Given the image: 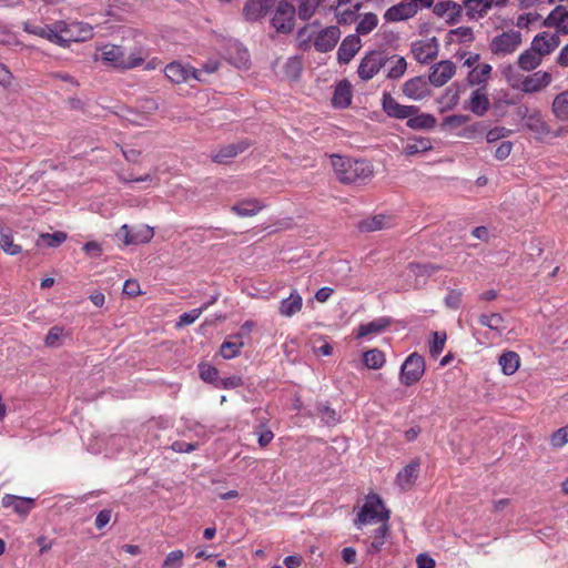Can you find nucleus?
<instances>
[{"label": "nucleus", "instance_id": "864d4df0", "mask_svg": "<svg viewBox=\"0 0 568 568\" xmlns=\"http://www.w3.org/2000/svg\"><path fill=\"white\" fill-rule=\"evenodd\" d=\"M63 335H64V328L62 326H59V325L52 326L49 329V332L44 338L45 346L52 347V348L59 347L61 345V338Z\"/></svg>", "mask_w": 568, "mask_h": 568}, {"label": "nucleus", "instance_id": "69168bd1", "mask_svg": "<svg viewBox=\"0 0 568 568\" xmlns=\"http://www.w3.org/2000/svg\"><path fill=\"white\" fill-rule=\"evenodd\" d=\"M469 121V115L466 114H453L448 115L443 121V126L458 128Z\"/></svg>", "mask_w": 568, "mask_h": 568}, {"label": "nucleus", "instance_id": "e433bc0d", "mask_svg": "<svg viewBox=\"0 0 568 568\" xmlns=\"http://www.w3.org/2000/svg\"><path fill=\"white\" fill-rule=\"evenodd\" d=\"M526 126L536 133L538 138L550 134V128L539 112L526 116Z\"/></svg>", "mask_w": 568, "mask_h": 568}, {"label": "nucleus", "instance_id": "cd10ccee", "mask_svg": "<svg viewBox=\"0 0 568 568\" xmlns=\"http://www.w3.org/2000/svg\"><path fill=\"white\" fill-rule=\"evenodd\" d=\"M390 322L389 317L382 316L368 323L361 324L357 328L356 337L364 338L369 335L381 334L390 325Z\"/></svg>", "mask_w": 568, "mask_h": 568}, {"label": "nucleus", "instance_id": "ddd939ff", "mask_svg": "<svg viewBox=\"0 0 568 568\" xmlns=\"http://www.w3.org/2000/svg\"><path fill=\"white\" fill-rule=\"evenodd\" d=\"M428 80L423 75H417L406 80L402 85V91L405 97L414 101H420L430 95Z\"/></svg>", "mask_w": 568, "mask_h": 568}, {"label": "nucleus", "instance_id": "b1692460", "mask_svg": "<svg viewBox=\"0 0 568 568\" xmlns=\"http://www.w3.org/2000/svg\"><path fill=\"white\" fill-rule=\"evenodd\" d=\"M361 49V39L358 38V36H348L346 37L338 50H337V60L339 63H348L351 62V60L355 57V54L359 51Z\"/></svg>", "mask_w": 568, "mask_h": 568}, {"label": "nucleus", "instance_id": "5701e85b", "mask_svg": "<svg viewBox=\"0 0 568 568\" xmlns=\"http://www.w3.org/2000/svg\"><path fill=\"white\" fill-rule=\"evenodd\" d=\"M544 26L558 28L559 32L568 34V9L565 6H557L545 19Z\"/></svg>", "mask_w": 568, "mask_h": 568}, {"label": "nucleus", "instance_id": "1a4fd4ad", "mask_svg": "<svg viewBox=\"0 0 568 568\" xmlns=\"http://www.w3.org/2000/svg\"><path fill=\"white\" fill-rule=\"evenodd\" d=\"M523 42L521 33L517 30L504 31L493 38L489 49L493 54L508 55L514 53Z\"/></svg>", "mask_w": 568, "mask_h": 568}, {"label": "nucleus", "instance_id": "f257e3e1", "mask_svg": "<svg viewBox=\"0 0 568 568\" xmlns=\"http://www.w3.org/2000/svg\"><path fill=\"white\" fill-rule=\"evenodd\" d=\"M331 163L337 180L344 184L362 183L373 175V166L366 160L333 154Z\"/></svg>", "mask_w": 568, "mask_h": 568}, {"label": "nucleus", "instance_id": "f8f14e48", "mask_svg": "<svg viewBox=\"0 0 568 568\" xmlns=\"http://www.w3.org/2000/svg\"><path fill=\"white\" fill-rule=\"evenodd\" d=\"M118 236L125 245L144 244L149 243L153 236L154 231L148 225H140L138 227H130L124 224L120 227Z\"/></svg>", "mask_w": 568, "mask_h": 568}, {"label": "nucleus", "instance_id": "7c9ffc66", "mask_svg": "<svg viewBox=\"0 0 568 568\" xmlns=\"http://www.w3.org/2000/svg\"><path fill=\"white\" fill-rule=\"evenodd\" d=\"M459 102V87L456 83L446 88L445 92L437 99L439 112L445 113L453 110Z\"/></svg>", "mask_w": 568, "mask_h": 568}, {"label": "nucleus", "instance_id": "72a5a7b5", "mask_svg": "<svg viewBox=\"0 0 568 568\" xmlns=\"http://www.w3.org/2000/svg\"><path fill=\"white\" fill-rule=\"evenodd\" d=\"M463 7H465L466 16L470 20L484 18L490 10L487 0H464Z\"/></svg>", "mask_w": 568, "mask_h": 568}, {"label": "nucleus", "instance_id": "052dcab7", "mask_svg": "<svg viewBox=\"0 0 568 568\" xmlns=\"http://www.w3.org/2000/svg\"><path fill=\"white\" fill-rule=\"evenodd\" d=\"M302 72V63L298 58H290L285 63V74L292 79H297Z\"/></svg>", "mask_w": 568, "mask_h": 568}, {"label": "nucleus", "instance_id": "4c0bfd02", "mask_svg": "<svg viewBox=\"0 0 568 568\" xmlns=\"http://www.w3.org/2000/svg\"><path fill=\"white\" fill-rule=\"evenodd\" d=\"M440 268L442 267L439 265L432 263L410 262L407 265V270L412 275H414L416 278L420 277L423 280H427Z\"/></svg>", "mask_w": 568, "mask_h": 568}, {"label": "nucleus", "instance_id": "473e14b6", "mask_svg": "<svg viewBox=\"0 0 568 568\" xmlns=\"http://www.w3.org/2000/svg\"><path fill=\"white\" fill-rule=\"evenodd\" d=\"M419 465V460L415 459L397 474L396 481L402 488H407L414 484L418 477Z\"/></svg>", "mask_w": 568, "mask_h": 568}, {"label": "nucleus", "instance_id": "8fccbe9b", "mask_svg": "<svg viewBox=\"0 0 568 568\" xmlns=\"http://www.w3.org/2000/svg\"><path fill=\"white\" fill-rule=\"evenodd\" d=\"M378 23V18L375 13H365L356 27L357 34L365 36L372 32Z\"/></svg>", "mask_w": 568, "mask_h": 568}, {"label": "nucleus", "instance_id": "39448f33", "mask_svg": "<svg viewBox=\"0 0 568 568\" xmlns=\"http://www.w3.org/2000/svg\"><path fill=\"white\" fill-rule=\"evenodd\" d=\"M388 519L389 510L386 509L381 497L376 494H373L367 496L366 501L364 503L359 513L357 514L355 525L357 526V528H362V526L366 524L377 521L387 523Z\"/></svg>", "mask_w": 568, "mask_h": 568}, {"label": "nucleus", "instance_id": "412c9836", "mask_svg": "<svg viewBox=\"0 0 568 568\" xmlns=\"http://www.w3.org/2000/svg\"><path fill=\"white\" fill-rule=\"evenodd\" d=\"M392 222H393V220L390 216L385 215V214H377V215L361 220L357 223V229L363 233H371V232L389 229L393 224Z\"/></svg>", "mask_w": 568, "mask_h": 568}, {"label": "nucleus", "instance_id": "774afa93", "mask_svg": "<svg viewBox=\"0 0 568 568\" xmlns=\"http://www.w3.org/2000/svg\"><path fill=\"white\" fill-rule=\"evenodd\" d=\"M513 150V143L510 141H504L499 144V146L495 151V159L498 161L506 160Z\"/></svg>", "mask_w": 568, "mask_h": 568}, {"label": "nucleus", "instance_id": "4be33fe9", "mask_svg": "<svg viewBox=\"0 0 568 568\" xmlns=\"http://www.w3.org/2000/svg\"><path fill=\"white\" fill-rule=\"evenodd\" d=\"M2 506L6 508H12L17 514L21 516H27L34 507V499L6 494L2 497Z\"/></svg>", "mask_w": 568, "mask_h": 568}, {"label": "nucleus", "instance_id": "c9c22d12", "mask_svg": "<svg viewBox=\"0 0 568 568\" xmlns=\"http://www.w3.org/2000/svg\"><path fill=\"white\" fill-rule=\"evenodd\" d=\"M0 247L9 255H18L22 252L21 245L14 243L13 232L9 227L0 230Z\"/></svg>", "mask_w": 568, "mask_h": 568}, {"label": "nucleus", "instance_id": "49530a36", "mask_svg": "<svg viewBox=\"0 0 568 568\" xmlns=\"http://www.w3.org/2000/svg\"><path fill=\"white\" fill-rule=\"evenodd\" d=\"M491 65L484 63L473 69L468 74V82L470 85H479L485 83L491 73Z\"/></svg>", "mask_w": 568, "mask_h": 568}, {"label": "nucleus", "instance_id": "f704fd0d", "mask_svg": "<svg viewBox=\"0 0 568 568\" xmlns=\"http://www.w3.org/2000/svg\"><path fill=\"white\" fill-rule=\"evenodd\" d=\"M388 59L387 64H389V67L387 69L386 78L389 80L400 79L407 70V62L405 58L393 54L390 57L388 55Z\"/></svg>", "mask_w": 568, "mask_h": 568}, {"label": "nucleus", "instance_id": "20e7f679", "mask_svg": "<svg viewBox=\"0 0 568 568\" xmlns=\"http://www.w3.org/2000/svg\"><path fill=\"white\" fill-rule=\"evenodd\" d=\"M101 60L122 70L133 69L143 62V58L138 51L126 55L123 48L115 44H105L101 49Z\"/></svg>", "mask_w": 568, "mask_h": 568}, {"label": "nucleus", "instance_id": "6e6552de", "mask_svg": "<svg viewBox=\"0 0 568 568\" xmlns=\"http://www.w3.org/2000/svg\"><path fill=\"white\" fill-rule=\"evenodd\" d=\"M425 359L418 353H413L406 357L400 366L399 378L403 385L412 386L423 377L425 373Z\"/></svg>", "mask_w": 568, "mask_h": 568}, {"label": "nucleus", "instance_id": "4468645a", "mask_svg": "<svg viewBox=\"0 0 568 568\" xmlns=\"http://www.w3.org/2000/svg\"><path fill=\"white\" fill-rule=\"evenodd\" d=\"M456 73V65L450 60H443L432 65L428 82L436 88L446 84Z\"/></svg>", "mask_w": 568, "mask_h": 568}, {"label": "nucleus", "instance_id": "9b49d317", "mask_svg": "<svg viewBox=\"0 0 568 568\" xmlns=\"http://www.w3.org/2000/svg\"><path fill=\"white\" fill-rule=\"evenodd\" d=\"M164 74L171 82L176 84L187 82L190 79L204 81V79L201 78L200 69L193 68L191 65H184L180 62L169 63L164 68Z\"/></svg>", "mask_w": 568, "mask_h": 568}, {"label": "nucleus", "instance_id": "6e6d98bb", "mask_svg": "<svg viewBox=\"0 0 568 568\" xmlns=\"http://www.w3.org/2000/svg\"><path fill=\"white\" fill-rule=\"evenodd\" d=\"M243 342H224L221 346V355L226 359L234 358L240 354Z\"/></svg>", "mask_w": 568, "mask_h": 568}, {"label": "nucleus", "instance_id": "a878e982", "mask_svg": "<svg viewBox=\"0 0 568 568\" xmlns=\"http://www.w3.org/2000/svg\"><path fill=\"white\" fill-rule=\"evenodd\" d=\"M450 9H456V12L449 13L447 23L454 26L462 19L463 6L452 0L440 1L435 6L433 4V12L437 17H444Z\"/></svg>", "mask_w": 568, "mask_h": 568}, {"label": "nucleus", "instance_id": "603ef678", "mask_svg": "<svg viewBox=\"0 0 568 568\" xmlns=\"http://www.w3.org/2000/svg\"><path fill=\"white\" fill-rule=\"evenodd\" d=\"M199 373L200 377L204 382L214 384L216 386V383L219 382V371L216 367L207 363H201L199 365Z\"/></svg>", "mask_w": 568, "mask_h": 568}, {"label": "nucleus", "instance_id": "dca6fc26", "mask_svg": "<svg viewBox=\"0 0 568 568\" xmlns=\"http://www.w3.org/2000/svg\"><path fill=\"white\" fill-rule=\"evenodd\" d=\"M417 13V6L412 0H402L388 8L384 13L386 22H398L413 18Z\"/></svg>", "mask_w": 568, "mask_h": 568}, {"label": "nucleus", "instance_id": "bf43d9fd", "mask_svg": "<svg viewBox=\"0 0 568 568\" xmlns=\"http://www.w3.org/2000/svg\"><path fill=\"white\" fill-rule=\"evenodd\" d=\"M485 129L486 128L481 122H477V123L466 126L463 130L460 136H463L465 139H469V140H475L478 136L481 138L484 135Z\"/></svg>", "mask_w": 568, "mask_h": 568}, {"label": "nucleus", "instance_id": "338daca9", "mask_svg": "<svg viewBox=\"0 0 568 568\" xmlns=\"http://www.w3.org/2000/svg\"><path fill=\"white\" fill-rule=\"evenodd\" d=\"M448 34L457 36L460 42H471L474 40V32L469 27H458L454 30H450Z\"/></svg>", "mask_w": 568, "mask_h": 568}, {"label": "nucleus", "instance_id": "c03bdc74", "mask_svg": "<svg viewBox=\"0 0 568 568\" xmlns=\"http://www.w3.org/2000/svg\"><path fill=\"white\" fill-rule=\"evenodd\" d=\"M552 112L561 121L568 120V90L557 94L552 101Z\"/></svg>", "mask_w": 568, "mask_h": 568}, {"label": "nucleus", "instance_id": "393cba45", "mask_svg": "<svg viewBox=\"0 0 568 568\" xmlns=\"http://www.w3.org/2000/svg\"><path fill=\"white\" fill-rule=\"evenodd\" d=\"M266 205L258 199H244L231 206V211L241 217L254 216Z\"/></svg>", "mask_w": 568, "mask_h": 568}, {"label": "nucleus", "instance_id": "a18cd8bd", "mask_svg": "<svg viewBox=\"0 0 568 568\" xmlns=\"http://www.w3.org/2000/svg\"><path fill=\"white\" fill-rule=\"evenodd\" d=\"M389 534V525L387 523H383L376 530L373 536V541L368 547V552L377 554L382 550L385 545L386 537Z\"/></svg>", "mask_w": 568, "mask_h": 568}, {"label": "nucleus", "instance_id": "6ab92c4d", "mask_svg": "<svg viewBox=\"0 0 568 568\" xmlns=\"http://www.w3.org/2000/svg\"><path fill=\"white\" fill-rule=\"evenodd\" d=\"M248 148V143L241 141L237 143H231L220 149L212 151L211 160L219 164H226L232 159L237 156L240 153L244 152Z\"/></svg>", "mask_w": 568, "mask_h": 568}, {"label": "nucleus", "instance_id": "0e129e2a", "mask_svg": "<svg viewBox=\"0 0 568 568\" xmlns=\"http://www.w3.org/2000/svg\"><path fill=\"white\" fill-rule=\"evenodd\" d=\"M243 379L240 376H230L225 378H219V382L216 383V387L224 388V389H234L240 386H243Z\"/></svg>", "mask_w": 568, "mask_h": 568}, {"label": "nucleus", "instance_id": "ea45409f", "mask_svg": "<svg viewBox=\"0 0 568 568\" xmlns=\"http://www.w3.org/2000/svg\"><path fill=\"white\" fill-rule=\"evenodd\" d=\"M499 365L505 375H513L519 368V355L513 351L505 352L499 357Z\"/></svg>", "mask_w": 568, "mask_h": 568}, {"label": "nucleus", "instance_id": "4d7b16f0", "mask_svg": "<svg viewBox=\"0 0 568 568\" xmlns=\"http://www.w3.org/2000/svg\"><path fill=\"white\" fill-rule=\"evenodd\" d=\"M184 554L182 550H173L164 558L163 568H181L183 564Z\"/></svg>", "mask_w": 568, "mask_h": 568}, {"label": "nucleus", "instance_id": "c85d7f7f", "mask_svg": "<svg viewBox=\"0 0 568 568\" xmlns=\"http://www.w3.org/2000/svg\"><path fill=\"white\" fill-rule=\"evenodd\" d=\"M352 103V85L347 80L341 81L333 93L332 104L334 108L345 109Z\"/></svg>", "mask_w": 568, "mask_h": 568}, {"label": "nucleus", "instance_id": "79ce46f5", "mask_svg": "<svg viewBox=\"0 0 568 568\" xmlns=\"http://www.w3.org/2000/svg\"><path fill=\"white\" fill-rule=\"evenodd\" d=\"M518 67L525 71L535 70L541 63V57H539L532 49L525 50L518 57Z\"/></svg>", "mask_w": 568, "mask_h": 568}, {"label": "nucleus", "instance_id": "9d476101", "mask_svg": "<svg viewBox=\"0 0 568 568\" xmlns=\"http://www.w3.org/2000/svg\"><path fill=\"white\" fill-rule=\"evenodd\" d=\"M382 109L389 118L397 120H408L409 115H415L419 112V106L403 105L398 103L389 92L386 91L383 92L382 95Z\"/></svg>", "mask_w": 568, "mask_h": 568}, {"label": "nucleus", "instance_id": "de8ad7c7", "mask_svg": "<svg viewBox=\"0 0 568 568\" xmlns=\"http://www.w3.org/2000/svg\"><path fill=\"white\" fill-rule=\"evenodd\" d=\"M363 363L371 369H378L385 364V355L377 348L369 349L363 354Z\"/></svg>", "mask_w": 568, "mask_h": 568}, {"label": "nucleus", "instance_id": "0eeeda50", "mask_svg": "<svg viewBox=\"0 0 568 568\" xmlns=\"http://www.w3.org/2000/svg\"><path fill=\"white\" fill-rule=\"evenodd\" d=\"M388 54L382 50H372L366 53L357 68V74L363 81L373 79L388 62Z\"/></svg>", "mask_w": 568, "mask_h": 568}, {"label": "nucleus", "instance_id": "37998d69", "mask_svg": "<svg viewBox=\"0 0 568 568\" xmlns=\"http://www.w3.org/2000/svg\"><path fill=\"white\" fill-rule=\"evenodd\" d=\"M67 240V233L58 231L54 233H42L39 235L36 245L45 247H59Z\"/></svg>", "mask_w": 568, "mask_h": 568}, {"label": "nucleus", "instance_id": "c756f323", "mask_svg": "<svg viewBox=\"0 0 568 568\" xmlns=\"http://www.w3.org/2000/svg\"><path fill=\"white\" fill-rule=\"evenodd\" d=\"M303 298L296 290H293L287 298L281 301L278 312L282 316L292 317L302 310Z\"/></svg>", "mask_w": 568, "mask_h": 568}, {"label": "nucleus", "instance_id": "aec40b11", "mask_svg": "<svg viewBox=\"0 0 568 568\" xmlns=\"http://www.w3.org/2000/svg\"><path fill=\"white\" fill-rule=\"evenodd\" d=\"M550 82L551 74L549 72L537 71L524 79L521 82V90L525 93H535L549 85Z\"/></svg>", "mask_w": 568, "mask_h": 568}, {"label": "nucleus", "instance_id": "7ed1b4c3", "mask_svg": "<svg viewBox=\"0 0 568 568\" xmlns=\"http://www.w3.org/2000/svg\"><path fill=\"white\" fill-rule=\"evenodd\" d=\"M24 31L49 40L50 42L58 44L62 48H68L71 41H78L79 39L68 36L69 26L64 21H57L54 24L49 26H31L26 24Z\"/></svg>", "mask_w": 568, "mask_h": 568}, {"label": "nucleus", "instance_id": "a211bd4d", "mask_svg": "<svg viewBox=\"0 0 568 568\" xmlns=\"http://www.w3.org/2000/svg\"><path fill=\"white\" fill-rule=\"evenodd\" d=\"M275 6V0H247L243 7L246 21H258Z\"/></svg>", "mask_w": 568, "mask_h": 568}, {"label": "nucleus", "instance_id": "f03ea898", "mask_svg": "<svg viewBox=\"0 0 568 568\" xmlns=\"http://www.w3.org/2000/svg\"><path fill=\"white\" fill-rule=\"evenodd\" d=\"M341 38V30L336 26H331L317 34L310 31L308 27L301 28L297 32L298 47L302 50L310 49V43L313 40V45L316 51L325 53L335 48Z\"/></svg>", "mask_w": 568, "mask_h": 568}, {"label": "nucleus", "instance_id": "e2e57ef3", "mask_svg": "<svg viewBox=\"0 0 568 568\" xmlns=\"http://www.w3.org/2000/svg\"><path fill=\"white\" fill-rule=\"evenodd\" d=\"M202 313V310L199 307L181 314L179 317L178 326H186L193 324Z\"/></svg>", "mask_w": 568, "mask_h": 568}, {"label": "nucleus", "instance_id": "58836bf2", "mask_svg": "<svg viewBox=\"0 0 568 568\" xmlns=\"http://www.w3.org/2000/svg\"><path fill=\"white\" fill-rule=\"evenodd\" d=\"M478 323L486 326L491 331L497 332L499 335L507 328L505 320L499 313L481 314L478 317Z\"/></svg>", "mask_w": 568, "mask_h": 568}, {"label": "nucleus", "instance_id": "bb28decb", "mask_svg": "<svg viewBox=\"0 0 568 568\" xmlns=\"http://www.w3.org/2000/svg\"><path fill=\"white\" fill-rule=\"evenodd\" d=\"M489 106L490 102L488 95L483 91V89H477L473 91L466 109L477 116H483L487 113Z\"/></svg>", "mask_w": 568, "mask_h": 568}, {"label": "nucleus", "instance_id": "13d9d810", "mask_svg": "<svg viewBox=\"0 0 568 568\" xmlns=\"http://www.w3.org/2000/svg\"><path fill=\"white\" fill-rule=\"evenodd\" d=\"M568 443V425L552 433L550 444L554 448H561Z\"/></svg>", "mask_w": 568, "mask_h": 568}, {"label": "nucleus", "instance_id": "f3484780", "mask_svg": "<svg viewBox=\"0 0 568 568\" xmlns=\"http://www.w3.org/2000/svg\"><path fill=\"white\" fill-rule=\"evenodd\" d=\"M560 44L558 34H550L548 32H540L536 34L531 41L530 48L539 57L548 55L555 51Z\"/></svg>", "mask_w": 568, "mask_h": 568}, {"label": "nucleus", "instance_id": "2eb2a0df", "mask_svg": "<svg viewBox=\"0 0 568 568\" xmlns=\"http://www.w3.org/2000/svg\"><path fill=\"white\" fill-rule=\"evenodd\" d=\"M414 58L422 64H427L438 54V42L436 38L418 40L412 44Z\"/></svg>", "mask_w": 568, "mask_h": 568}, {"label": "nucleus", "instance_id": "423d86ee", "mask_svg": "<svg viewBox=\"0 0 568 568\" xmlns=\"http://www.w3.org/2000/svg\"><path fill=\"white\" fill-rule=\"evenodd\" d=\"M295 16V6L287 0H282L275 7L271 23L277 32L287 34L294 29Z\"/></svg>", "mask_w": 568, "mask_h": 568}, {"label": "nucleus", "instance_id": "09e8293b", "mask_svg": "<svg viewBox=\"0 0 568 568\" xmlns=\"http://www.w3.org/2000/svg\"><path fill=\"white\" fill-rule=\"evenodd\" d=\"M432 149V142L428 138H416L405 146V153L407 155H415L423 153Z\"/></svg>", "mask_w": 568, "mask_h": 568}, {"label": "nucleus", "instance_id": "a19ab883", "mask_svg": "<svg viewBox=\"0 0 568 568\" xmlns=\"http://www.w3.org/2000/svg\"><path fill=\"white\" fill-rule=\"evenodd\" d=\"M296 13L300 19L308 20L314 14L316 8L323 3V0H293Z\"/></svg>", "mask_w": 568, "mask_h": 568}, {"label": "nucleus", "instance_id": "5fc2aeb1", "mask_svg": "<svg viewBox=\"0 0 568 568\" xmlns=\"http://www.w3.org/2000/svg\"><path fill=\"white\" fill-rule=\"evenodd\" d=\"M317 412L326 424H335L338 422V415L336 410L332 408L327 403L318 404Z\"/></svg>", "mask_w": 568, "mask_h": 568}, {"label": "nucleus", "instance_id": "680f3d73", "mask_svg": "<svg viewBox=\"0 0 568 568\" xmlns=\"http://www.w3.org/2000/svg\"><path fill=\"white\" fill-rule=\"evenodd\" d=\"M359 4H355L353 9H336V16L339 23H352L356 19V11Z\"/></svg>", "mask_w": 568, "mask_h": 568}, {"label": "nucleus", "instance_id": "3c124183", "mask_svg": "<svg viewBox=\"0 0 568 568\" xmlns=\"http://www.w3.org/2000/svg\"><path fill=\"white\" fill-rule=\"evenodd\" d=\"M447 335L445 332H434L433 341L429 343V354L436 358L444 349Z\"/></svg>", "mask_w": 568, "mask_h": 568}, {"label": "nucleus", "instance_id": "2f4dec72", "mask_svg": "<svg viewBox=\"0 0 568 568\" xmlns=\"http://www.w3.org/2000/svg\"><path fill=\"white\" fill-rule=\"evenodd\" d=\"M437 120L430 113H416L409 115L406 125L412 130H425L429 131L436 126Z\"/></svg>", "mask_w": 568, "mask_h": 568}]
</instances>
